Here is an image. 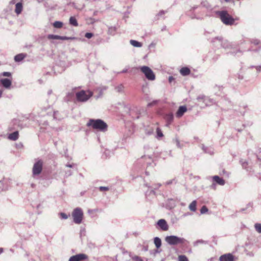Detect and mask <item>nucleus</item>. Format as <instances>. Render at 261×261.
Here are the masks:
<instances>
[{"mask_svg": "<svg viewBox=\"0 0 261 261\" xmlns=\"http://www.w3.org/2000/svg\"><path fill=\"white\" fill-rule=\"evenodd\" d=\"M88 126H92L94 129L105 131L107 129L108 125L101 119H90L87 124Z\"/></svg>", "mask_w": 261, "mask_h": 261, "instance_id": "obj_1", "label": "nucleus"}, {"mask_svg": "<svg viewBox=\"0 0 261 261\" xmlns=\"http://www.w3.org/2000/svg\"><path fill=\"white\" fill-rule=\"evenodd\" d=\"M222 22L226 25H232L234 24L235 19L233 18L227 11H221L218 12Z\"/></svg>", "mask_w": 261, "mask_h": 261, "instance_id": "obj_2", "label": "nucleus"}, {"mask_svg": "<svg viewBox=\"0 0 261 261\" xmlns=\"http://www.w3.org/2000/svg\"><path fill=\"white\" fill-rule=\"evenodd\" d=\"M93 95L90 90H81L75 93L76 98L78 101L85 102L88 100Z\"/></svg>", "mask_w": 261, "mask_h": 261, "instance_id": "obj_3", "label": "nucleus"}, {"mask_svg": "<svg viewBox=\"0 0 261 261\" xmlns=\"http://www.w3.org/2000/svg\"><path fill=\"white\" fill-rule=\"evenodd\" d=\"M165 241L171 245L184 244L187 242V241L184 238H179L175 236H167L165 238Z\"/></svg>", "mask_w": 261, "mask_h": 261, "instance_id": "obj_4", "label": "nucleus"}, {"mask_svg": "<svg viewBox=\"0 0 261 261\" xmlns=\"http://www.w3.org/2000/svg\"><path fill=\"white\" fill-rule=\"evenodd\" d=\"M72 216L73 222L75 224H81L84 217V213L82 210L79 207L75 208L72 213Z\"/></svg>", "mask_w": 261, "mask_h": 261, "instance_id": "obj_5", "label": "nucleus"}, {"mask_svg": "<svg viewBox=\"0 0 261 261\" xmlns=\"http://www.w3.org/2000/svg\"><path fill=\"white\" fill-rule=\"evenodd\" d=\"M141 71L145 75L147 79L149 81H153L155 79V75L153 71L148 66H143L140 67Z\"/></svg>", "mask_w": 261, "mask_h": 261, "instance_id": "obj_6", "label": "nucleus"}, {"mask_svg": "<svg viewBox=\"0 0 261 261\" xmlns=\"http://www.w3.org/2000/svg\"><path fill=\"white\" fill-rule=\"evenodd\" d=\"M43 168V161L38 160L35 163L33 167V173L34 175H38L41 173Z\"/></svg>", "mask_w": 261, "mask_h": 261, "instance_id": "obj_7", "label": "nucleus"}, {"mask_svg": "<svg viewBox=\"0 0 261 261\" xmlns=\"http://www.w3.org/2000/svg\"><path fill=\"white\" fill-rule=\"evenodd\" d=\"M238 257L231 253H226L220 256L219 261H236Z\"/></svg>", "mask_w": 261, "mask_h": 261, "instance_id": "obj_8", "label": "nucleus"}, {"mask_svg": "<svg viewBox=\"0 0 261 261\" xmlns=\"http://www.w3.org/2000/svg\"><path fill=\"white\" fill-rule=\"evenodd\" d=\"M88 256L83 253L73 255L70 257L69 261H82L88 259Z\"/></svg>", "mask_w": 261, "mask_h": 261, "instance_id": "obj_9", "label": "nucleus"}, {"mask_svg": "<svg viewBox=\"0 0 261 261\" xmlns=\"http://www.w3.org/2000/svg\"><path fill=\"white\" fill-rule=\"evenodd\" d=\"M187 111V108L186 106H180L175 114V116L177 118L181 117L184 113Z\"/></svg>", "mask_w": 261, "mask_h": 261, "instance_id": "obj_10", "label": "nucleus"}, {"mask_svg": "<svg viewBox=\"0 0 261 261\" xmlns=\"http://www.w3.org/2000/svg\"><path fill=\"white\" fill-rule=\"evenodd\" d=\"M158 225L163 231H167L168 229V225L164 219H160L158 222Z\"/></svg>", "mask_w": 261, "mask_h": 261, "instance_id": "obj_11", "label": "nucleus"}, {"mask_svg": "<svg viewBox=\"0 0 261 261\" xmlns=\"http://www.w3.org/2000/svg\"><path fill=\"white\" fill-rule=\"evenodd\" d=\"M1 84L6 88H9L11 85V81L8 79L0 80Z\"/></svg>", "mask_w": 261, "mask_h": 261, "instance_id": "obj_12", "label": "nucleus"}, {"mask_svg": "<svg viewBox=\"0 0 261 261\" xmlns=\"http://www.w3.org/2000/svg\"><path fill=\"white\" fill-rule=\"evenodd\" d=\"M48 39H59V40H68L69 38L65 36H60L55 35H48L47 36Z\"/></svg>", "mask_w": 261, "mask_h": 261, "instance_id": "obj_13", "label": "nucleus"}, {"mask_svg": "<svg viewBox=\"0 0 261 261\" xmlns=\"http://www.w3.org/2000/svg\"><path fill=\"white\" fill-rule=\"evenodd\" d=\"M213 179L214 181L221 186H223L225 183V180L223 178L217 175L214 176L213 177Z\"/></svg>", "mask_w": 261, "mask_h": 261, "instance_id": "obj_14", "label": "nucleus"}, {"mask_svg": "<svg viewBox=\"0 0 261 261\" xmlns=\"http://www.w3.org/2000/svg\"><path fill=\"white\" fill-rule=\"evenodd\" d=\"M19 133L18 131L13 132V133L10 134L8 137V138L12 141H16L18 139Z\"/></svg>", "mask_w": 261, "mask_h": 261, "instance_id": "obj_15", "label": "nucleus"}, {"mask_svg": "<svg viewBox=\"0 0 261 261\" xmlns=\"http://www.w3.org/2000/svg\"><path fill=\"white\" fill-rule=\"evenodd\" d=\"M179 72L182 75L187 76L190 74L191 70L188 67H184L180 69Z\"/></svg>", "mask_w": 261, "mask_h": 261, "instance_id": "obj_16", "label": "nucleus"}, {"mask_svg": "<svg viewBox=\"0 0 261 261\" xmlns=\"http://www.w3.org/2000/svg\"><path fill=\"white\" fill-rule=\"evenodd\" d=\"M164 118L167 122V125H168L170 124L173 120V114L170 113L166 114Z\"/></svg>", "mask_w": 261, "mask_h": 261, "instance_id": "obj_17", "label": "nucleus"}, {"mask_svg": "<svg viewBox=\"0 0 261 261\" xmlns=\"http://www.w3.org/2000/svg\"><path fill=\"white\" fill-rule=\"evenodd\" d=\"M22 10V5L21 3H18L15 5V12L17 14L21 13Z\"/></svg>", "mask_w": 261, "mask_h": 261, "instance_id": "obj_18", "label": "nucleus"}, {"mask_svg": "<svg viewBox=\"0 0 261 261\" xmlns=\"http://www.w3.org/2000/svg\"><path fill=\"white\" fill-rule=\"evenodd\" d=\"M26 55L23 54H19L15 56L14 60L16 62H20L22 61Z\"/></svg>", "mask_w": 261, "mask_h": 261, "instance_id": "obj_19", "label": "nucleus"}, {"mask_svg": "<svg viewBox=\"0 0 261 261\" xmlns=\"http://www.w3.org/2000/svg\"><path fill=\"white\" fill-rule=\"evenodd\" d=\"M196 204L197 202L196 200L193 201L189 205V209L193 212H195L196 210Z\"/></svg>", "mask_w": 261, "mask_h": 261, "instance_id": "obj_20", "label": "nucleus"}, {"mask_svg": "<svg viewBox=\"0 0 261 261\" xmlns=\"http://www.w3.org/2000/svg\"><path fill=\"white\" fill-rule=\"evenodd\" d=\"M154 243L157 248H160L161 246L162 242L161 240L158 237H155L154 239Z\"/></svg>", "mask_w": 261, "mask_h": 261, "instance_id": "obj_21", "label": "nucleus"}, {"mask_svg": "<svg viewBox=\"0 0 261 261\" xmlns=\"http://www.w3.org/2000/svg\"><path fill=\"white\" fill-rule=\"evenodd\" d=\"M69 23L70 24H71L74 27L78 26L77 21L76 19H75V18L74 17L71 16L70 17Z\"/></svg>", "mask_w": 261, "mask_h": 261, "instance_id": "obj_22", "label": "nucleus"}, {"mask_svg": "<svg viewBox=\"0 0 261 261\" xmlns=\"http://www.w3.org/2000/svg\"><path fill=\"white\" fill-rule=\"evenodd\" d=\"M130 43L134 46L135 47H140L142 46V44L141 42H139L137 41H136V40H131L130 41Z\"/></svg>", "mask_w": 261, "mask_h": 261, "instance_id": "obj_23", "label": "nucleus"}, {"mask_svg": "<svg viewBox=\"0 0 261 261\" xmlns=\"http://www.w3.org/2000/svg\"><path fill=\"white\" fill-rule=\"evenodd\" d=\"M53 26L55 28H61L63 26V23L62 22L57 21L53 23Z\"/></svg>", "mask_w": 261, "mask_h": 261, "instance_id": "obj_24", "label": "nucleus"}, {"mask_svg": "<svg viewBox=\"0 0 261 261\" xmlns=\"http://www.w3.org/2000/svg\"><path fill=\"white\" fill-rule=\"evenodd\" d=\"M178 261H189L188 258L184 255H180L178 256Z\"/></svg>", "mask_w": 261, "mask_h": 261, "instance_id": "obj_25", "label": "nucleus"}, {"mask_svg": "<svg viewBox=\"0 0 261 261\" xmlns=\"http://www.w3.org/2000/svg\"><path fill=\"white\" fill-rule=\"evenodd\" d=\"M156 132L158 137L161 138V137H163V136H164L161 130V129L159 127H158L156 128Z\"/></svg>", "mask_w": 261, "mask_h": 261, "instance_id": "obj_26", "label": "nucleus"}, {"mask_svg": "<svg viewBox=\"0 0 261 261\" xmlns=\"http://www.w3.org/2000/svg\"><path fill=\"white\" fill-rule=\"evenodd\" d=\"M255 228L256 230L259 232L261 233V224L260 223H256L255 224Z\"/></svg>", "mask_w": 261, "mask_h": 261, "instance_id": "obj_27", "label": "nucleus"}, {"mask_svg": "<svg viewBox=\"0 0 261 261\" xmlns=\"http://www.w3.org/2000/svg\"><path fill=\"white\" fill-rule=\"evenodd\" d=\"M132 259L134 261H143V259L141 257L137 255L132 257Z\"/></svg>", "mask_w": 261, "mask_h": 261, "instance_id": "obj_28", "label": "nucleus"}, {"mask_svg": "<svg viewBox=\"0 0 261 261\" xmlns=\"http://www.w3.org/2000/svg\"><path fill=\"white\" fill-rule=\"evenodd\" d=\"M59 215L61 219H67L68 218V216L64 213H60Z\"/></svg>", "mask_w": 261, "mask_h": 261, "instance_id": "obj_29", "label": "nucleus"}, {"mask_svg": "<svg viewBox=\"0 0 261 261\" xmlns=\"http://www.w3.org/2000/svg\"><path fill=\"white\" fill-rule=\"evenodd\" d=\"M207 211H208V209L206 206H203L200 210V212L201 214L205 213Z\"/></svg>", "mask_w": 261, "mask_h": 261, "instance_id": "obj_30", "label": "nucleus"}, {"mask_svg": "<svg viewBox=\"0 0 261 261\" xmlns=\"http://www.w3.org/2000/svg\"><path fill=\"white\" fill-rule=\"evenodd\" d=\"M85 36L87 38L90 39L93 36V34L91 33H87L85 34Z\"/></svg>", "mask_w": 261, "mask_h": 261, "instance_id": "obj_31", "label": "nucleus"}, {"mask_svg": "<svg viewBox=\"0 0 261 261\" xmlns=\"http://www.w3.org/2000/svg\"><path fill=\"white\" fill-rule=\"evenodd\" d=\"M2 75L4 76H8V77H9V76H11V73L9 72H4L3 73H2Z\"/></svg>", "mask_w": 261, "mask_h": 261, "instance_id": "obj_32", "label": "nucleus"}, {"mask_svg": "<svg viewBox=\"0 0 261 261\" xmlns=\"http://www.w3.org/2000/svg\"><path fill=\"white\" fill-rule=\"evenodd\" d=\"M99 190H100V191H108L109 190V188L108 187H99Z\"/></svg>", "mask_w": 261, "mask_h": 261, "instance_id": "obj_33", "label": "nucleus"}, {"mask_svg": "<svg viewBox=\"0 0 261 261\" xmlns=\"http://www.w3.org/2000/svg\"><path fill=\"white\" fill-rule=\"evenodd\" d=\"M123 87L122 86H120V87H118V92H121L122 91Z\"/></svg>", "mask_w": 261, "mask_h": 261, "instance_id": "obj_34", "label": "nucleus"}, {"mask_svg": "<svg viewBox=\"0 0 261 261\" xmlns=\"http://www.w3.org/2000/svg\"><path fill=\"white\" fill-rule=\"evenodd\" d=\"M173 80V77L170 76L169 77V81L170 83H171Z\"/></svg>", "mask_w": 261, "mask_h": 261, "instance_id": "obj_35", "label": "nucleus"}, {"mask_svg": "<svg viewBox=\"0 0 261 261\" xmlns=\"http://www.w3.org/2000/svg\"><path fill=\"white\" fill-rule=\"evenodd\" d=\"M3 93V90L2 89H0V98L2 97Z\"/></svg>", "mask_w": 261, "mask_h": 261, "instance_id": "obj_36", "label": "nucleus"}, {"mask_svg": "<svg viewBox=\"0 0 261 261\" xmlns=\"http://www.w3.org/2000/svg\"><path fill=\"white\" fill-rule=\"evenodd\" d=\"M3 249L2 248H0V254H1L3 252Z\"/></svg>", "mask_w": 261, "mask_h": 261, "instance_id": "obj_37", "label": "nucleus"}, {"mask_svg": "<svg viewBox=\"0 0 261 261\" xmlns=\"http://www.w3.org/2000/svg\"><path fill=\"white\" fill-rule=\"evenodd\" d=\"M230 0H224L225 2H229Z\"/></svg>", "mask_w": 261, "mask_h": 261, "instance_id": "obj_38", "label": "nucleus"}]
</instances>
